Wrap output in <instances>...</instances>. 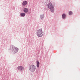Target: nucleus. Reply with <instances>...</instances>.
Returning <instances> with one entry per match:
<instances>
[{"instance_id": "obj_8", "label": "nucleus", "mask_w": 80, "mask_h": 80, "mask_svg": "<svg viewBox=\"0 0 80 80\" xmlns=\"http://www.w3.org/2000/svg\"><path fill=\"white\" fill-rule=\"evenodd\" d=\"M40 65V62H39L37 61V67H39V66Z\"/></svg>"}, {"instance_id": "obj_10", "label": "nucleus", "mask_w": 80, "mask_h": 80, "mask_svg": "<svg viewBox=\"0 0 80 80\" xmlns=\"http://www.w3.org/2000/svg\"><path fill=\"white\" fill-rule=\"evenodd\" d=\"M62 18H65L66 17V15L65 14H63L62 15Z\"/></svg>"}, {"instance_id": "obj_5", "label": "nucleus", "mask_w": 80, "mask_h": 80, "mask_svg": "<svg viewBox=\"0 0 80 80\" xmlns=\"http://www.w3.org/2000/svg\"><path fill=\"white\" fill-rule=\"evenodd\" d=\"M24 12L25 13H28V9L27 8H24L23 10Z\"/></svg>"}, {"instance_id": "obj_6", "label": "nucleus", "mask_w": 80, "mask_h": 80, "mask_svg": "<svg viewBox=\"0 0 80 80\" xmlns=\"http://www.w3.org/2000/svg\"><path fill=\"white\" fill-rule=\"evenodd\" d=\"M23 67L22 66H19L18 67V69L19 70H23Z\"/></svg>"}, {"instance_id": "obj_1", "label": "nucleus", "mask_w": 80, "mask_h": 80, "mask_svg": "<svg viewBox=\"0 0 80 80\" xmlns=\"http://www.w3.org/2000/svg\"><path fill=\"white\" fill-rule=\"evenodd\" d=\"M47 6L48 8H49L50 9L51 12H54V6H53V5L52 3H49L47 5Z\"/></svg>"}, {"instance_id": "obj_12", "label": "nucleus", "mask_w": 80, "mask_h": 80, "mask_svg": "<svg viewBox=\"0 0 80 80\" xmlns=\"http://www.w3.org/2000/svg\"><path fill=\"white\" fill-rule=\"evenodd\" d=\"M73 14V13H72V11H70L69 12V15H72Z\"/></svg>"}, {"instance_id": "obj_11", "label": "nucleus", "mask_w": 80, "mask_h": 80, "mask_svg": "<svg viewBox=\"0 0 80 80\" xmlns=\"http://www.w3.org/2000/svg\"><path fill=\"white\" fill-rule=\"evenodd\" d=\"M43 18H44V15H40V18L41 19H43Z\"/></svg>"}, {"instance_id": "obj_3", "label": "nucleus", "mask_w": 80, "mask_h": 80, "mask_svg": "<svg viewBox=\"0 0 80 80\" xmlns=\"http://www.w3.org/2000/svg\"><path fill=\"white\" fill-rule=\"evenodd\" d=\"M42 30L41 29H39L37 32V35L38 37H42Z\"/></svg>"}, {"instance_id": "obj_9", "label": "nucleus", "mask_w": 80, "mask_h": 80, "mask_svg": "<svg viewBox=\"0 0 80 80\" xmlns=\"http://www.w3.org/2000/svg\"><path fill=\"white\" fill-rule=\"evenodd\" d=\"M21 15L22 17H24V16H25V13H21Z\"/></svg>"}, {"instance_id": "obj_7", "label": "nucleus", "mask_w": 80, "mask_h": 80, "mask_svg": "<svg viewBox=\"0 0 80 80\" xmlns=\"http://www.w3.org/2000/svg\"><path fill=\"white\" fill-rule=\"evenodd\" d=\"M27 4V1H24L22 3V5H23V6L26 5Z\"/></svg>"}, {"instance_id": "obj_4", "label": "nucleus", "mask_w": 80, "mask_h": 80, "mask_svg": "<svg viewBox=\"0 0 80 80\" xmlns=\"http://www.w3.org/2000/svg\"><path fill=\"white\" fill-rule=\"evenodd\" d=\"M29 70L32 72H35L36 70V66H34V65H32L31 66L29 67Z\"/></svg>"}, {"instance_id": "obj_2", "label": "nucleus", "mask_w": 80, "mask_h": 80, "mask_svg": "<svg viewBox=\"0 0 80 80\" xmlns=\"http://www.w3.org/2000/svg\"><path fill=\"white\" fill-rule=\"evenodd\" d=\"M10 48L12 50H14L15 53H17L18 51V48H17L15 47L13 45H11L10 46Z\"/></svg>"}]
</instances>
